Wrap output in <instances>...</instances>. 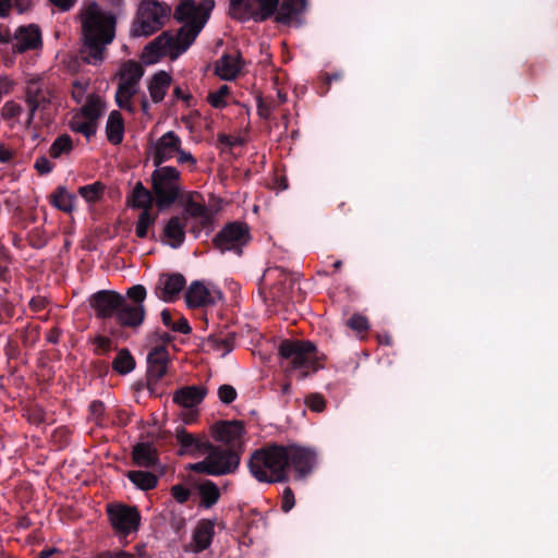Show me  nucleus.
<instances>
[{"instance_id":"nucleus-9","label":"nucleus","mask_w":558,"mask_h":558,"mask_svg":"<svg viewBox=\"0 0 558 558\" xmlns=\"http://www.w3.org/2000/svg\"><path fill=\"white\" fill-rule=\"evenodd\" d=\"M181 173L170 166L158 167L151 173V189L159 209L170 207L179 197Z\"/></svg>"},{"instance_id":"nucleus-61","label":"nucleus","mask_w":558,"mask_h":558,"mask_svg":"<svg viewBox=\"0 0 558 558\" xmlns=\"http://www.w3.org/2000/svg\"><path fill=\"white\" fill-rule=\"evenodd\" d=\"M161 320H162L163 325L169 328L172 327L173 322H174L172 318V314L168 310H163L161 312Z\"/></svg>"},{"instance_id":"nucleus-33","label":"nucleus","mask_w":558,"mask_h":558,"mask_svg":"<svg viewBox=\"0 0 558 558\" xmlns=\"http://www.w3.org/2000/svg\"><path fill=\"white\" fill-rule=\"evenodd\" d=\"M104 111L105 102L99 96L90 95L78 112L97 123Z\"/></svg>"},{"instance_id":"nucleus-37","label":"nucleus","mask_w":558,"mask_h":558,"mask_svg":"<svg viewBox=\"0 0 558 558\" xmlns=\"http://www.w3.org/2000/svg\"><path fill=\"white\" fill-rule=\"evenodd\" d=\"M245 66L239 51H231L221 56L217 62L215 70H242Z\"/></svg>"},{"instance_id":"nucleus-52","label":"nucleus","mask_w":558,"mask_h":558,"mask_svg":"<svg viewBox=\"0 0 558 558\" xmlns=\"http://www.w3.org/2000/svg\"><path fill=\"white\" fill-rule=\"evenodd\" d=\"M133 95L130 94V92H123L122 89L118 88L117 89V93H116V100H117V104L120 108L122 109H129L131 110V107H130V99Z\"/></svg>"},{"instance_id":"nucleus-5","label":"nucleus","mask_w":558,"mask_h":558,"mask_svg":"<svg viewBox=\"0 0 558 558\" xmlns=\"http://www.w3.org/2000/svg\"><path fill=\"white\" fill-rule=\"evenodd\" d=\"M279 354L289 361L288 375L295 374L299 379H304L316 371V347L310 341L284 340L279 345Z\"/></svg>"},{"instance_id":"nucleus-17","label":"nucleus","mask_w":558,"mask_h":558,"mask_svg":"<svg viewBox=\"0 0 558 558\" xmlns=\"http://www.w3.org/2000/svg\"><path fill=\"white\" fill-rule=\"evenodd\" d=\"M244 425L240 421H227L217 423L214 426L216 440L229 446V450H235L242 444Z\"/></svg>"},{"instance_id":"nucleus-60","label":"nucleus","mask_w":558,"mask_h":558,"mask_svg":"<svg viewBox=\"0 0 558 558\" xmlns=\"http://www.w3.org/2000/svg\"><path fill=\"white\" fill-rule=\"evenodd\" d=\"M29 305L34 310V311H40L43 308H45L46 306V300L44 298H34L31 300L29 302Z\"/></svg>"},{"instance_id":"nucleus-28","label":"nucleus","mask_w":558,"mask_h":558,"mask_svg":"<svg viewBox=\"0 0 558 558\" xmlns=\"http://www.w3.org/2000/svg\"><path fill=\"white\" fill-rule=\"evenodd\" d=\"M253 0H230L229 13L241 22L254 21Z\"/></svg>"},{"instance_id":"nucleus-1","label":"nucleus","mask_w":558,"mask_h":558,"mask_svg":"<svg viewBox=\"0 0 558 558\" xmlns=\"http://www.w3.org/2000/svg\"><path fill=\"white\" fill-rule=\"evenodd\" d=\"M214 7V0H203L199 3L194 0H182L175 8L174 17L183 25L175 34L163 32L146 46L141 54L142 62L151 65L163 57L178 59L195 41Z\"/></svg>"},{"instance_id":"nucleus-43","label":"nucleus","mask_w":558,"mask_h":558,"mask_svg":"<svg viewBox=\"0 0 558 558\" xmlns=\"http://www.w3.org/2000/svg\"><path fill=\"white\" fill-rule=\"evenodd\" d=\"M206 345L208 349L221 353V355H225L232 349L231 342L228 338H219L216 336L209 337L206 341Z\"/></svg>"},{"instance_id":"nucleus-38","label":"nucleus","mask_w":558,"mask_h":558,"mask_svg":"<svg viewBox=\"0 0 558 558\" xmlns=\"http://www.w3.org/2000/svg\"><path fill=\"white\" fill-rule=\"evenodd\" d=\"M113 369L121 375H125L134 369L135 361L128 350H121L112 363Z\"/></svg>"},{"instance_id":"nucleus-13","label":"nucleus","mask_w":558,"mask_h":558,"mask_svg":"<svg viewBox=\"0 0 558 558\" xmlns=\"http://www.w3.org/2000/svg\"><path fill=\"white\" fill-rule=\"evenodd\" d=\"M206 389L201 386H187L173 393V402L183 409L181 417L184 423H192L197 412L194 410L205 398Z\"/></svg>"},{"instance_id":"nucleus-49","label":"nucleus","mask_w":558,"mask_h":558,"mask_svg":"<svg viewBox=\"0 0 558 558\" xmlns=\"http://www.w3.org/2000/svg\"><path fill=\"white\" fill-rule=\"evenodd\" d=\"M128 296L134 301V304H143L146 299V289L142 284L133 286L128 290Z\"/></svg>"},{"instance_id":"nucleus-30","label":"nucleus","mask_w":558,"mask_h":558,"mask_svg":"<svg viewBox=\"0 0 558 558\" xmlns=\"http://www.w3.org/2000/svg\"><path fill=\"white\" fill-rule=\"evenodd\" d=\"M133 459L140 466H153L157 463L154 448L148 444H137L133 449Z\"/></svg>"},{"instance_id":"nucleus-34","label":"nucleus","mask_w":558,"mask_h":558,"mask_svg":"<svg viewBox=\"0 0 558 558\" xmlns=\"http://www.w3.org/2000/svg\"><path fill=\"white\" fill-rule=\"evenodd\" d=\"M201 506L205 508L213 507L220 497L217 485L210 481L204 482L198 487Z\"/></svg>"},{"instance_id":"nucleus-8","label":"nucleus","mask_w":558,"mask_h":558,"mask_svg":"<svg viewBox=\"0 0 558 558\" xmlns=\"http://www.w3.org/2000/svg\"><path fill=\"white\" fill-rule=\"evenodd\" d=\"M204 456V460L189 464L187 470L219 476L234 472L240 463V456L235 450L221 449L211 444Z\"/></svg>"},{"instance_id":"nucleus-32","label":"nucleus","mask_w":558,"mask_h":558,"mask_svg":"<svg viewBox=\"0 0 558 558\" xmlns=\"http://www.w3.org/2000/svg\"><path fill=\"white\" fill-rule=\"evenodd\" d=\"M156 221V216L151 215L148 210H143L135 225V233L140 239H154L153 227Z\"/></svg>"},{"instance_id":"nucleus-44","label":"nucleus","mask_w":558,"mask_h":558,"mask_svg":"<svg viewBox=\"0 0 558 558\" xmlns=\"http://www.w3.org/2000/svg\"><path fill=\"white\" fill-rule=\"evenodd\" d=\"M230 89L227 85H221L216 92H213L208 95V102L214 108H222L227 105L226 97L228 96Z\"/></svg>"},{"instance_id":"nucleus-23","label":"nucleus","mask_w":558,"mask_h":558,"mask_svg":"<svg viewBox=\"0 0 558 558\" xmlns=\"http://www.w3.org/2000/svg\"><path fill=\"white\" fill-rule=\"evenodd\" d=\"M215 534V522L211 520H201L193 532V551L205 550L211 544Z\"/></svg>"},{"instance_id":"nucleus-3","label":"nucleus","mask_w":558,"mask_h":558,"mask_svg":"<svg viewBox=\"0 0 558 558\" xmlns=\"http://www.w3.org/2000/svg\"><path fill=\"white\" fill-rule=\"evenodd\" d=\"M283 446L271 445L254 451L248 461L251 474L258 482L277 483L288 480Z\"/></svg>"},{"instance_id":"nucleus-47","label":"nucleus","mask_w":558,"mask_h":558,"mask_svg":"<svg viewBox=\"0 0 558 558\" xmlns=\"http://www.w3.org/2000/svg\"><path fill=\"white\" fill-rule=\"evenodd\" d=\"M348 326L359 332L365 331L369 328L368 320L365 316L354 314L349 320Z\"/></svg>"},{"instance_id":"nucleus-31","label":"nucleus","mask_w":558,"mask_h":558,"mask_svg":"<svg viewBox=\"0 0 558 558\" xmlns=\"http://www.w3.org/2000/svg\"><path fill=\"white\" fill-rule=\"evenodd\" d=\"M50 198L51 204L62 211L71 213L74 208L75 196L69 193L64 186L57 187Z\"/></svg>"},{"instance_id":"nucleus-22","label":"nucleus","mask_w":558,"mask_h":558,"mask_svg":"<svg viewBox=\"0 0 558 558\" xmlns=\"http://www.w3.org/2000/svg\"><path fill=\"white\" fill-rule=\"evenodd\" d=\"M169 353L165 347H155L147 355L148 376L158 381L167 373Z\"/></svg>"},{"instance_id":"nucleus-18","label":"nucleus","mask_w":558,"mask_h":558,"mask_svg":"<svg viewBox=\"0 0 558 558\" xmlns=\"http://www.w3.org/2000/svg\"><path fill=\"white\" fill-rule=\"evenodd\" d=\"M122 296L111 291L97 292L92 301V307L100 318H109L117 316L119 305H121Z\"/></svg>"},{"instance_id":"nucleus-39","label":"nucleus","mask_w":558,"mask_h":558,"mask_svg":"<svg viewBox=\"0 0 558 558\" xmlns=\"http://www.w3.org/2000/svg\"><path fill=\"white\" fill-rule=\"evenodd\" d=\"M73 148L72 140L69 135L64 134L54 140L49 149V155L52 158H59L63 154H69Z\"/></svg>"},{"instance_id":"nucleus-57","label":"nucleus","mask_w":558,"mask_h":558,"mask_svg":"<svg viewBox=\"0 0 558 558\" xmlns=\"http://www.w3.org/2000/svg\"><path fill=\"white\" fill-rule=\"evenodd\" d=\"M13 86L12 80L9 78V76H2L0 78V96L8 94Z\"/></svg>"},{"instance_id":"nucleus-55","label":"nucleus","mask_w":558,"mask_h":558,"mask_svg":"<svg viewBox=\"0 0 558 558\" xmlns=\"http://www.w3.org/2000/svg\"><path fill=\"white\" fill-rule=\"evenodd\" d=\"M35 169L41 173H49L52 170L50 161L46 157H39L35 161Z\"/></svg>"},{"instance_id":"nucleus-46","label":"nucleus","mask_w":558,"mask_h":558,"mask_svg":"<svg viewBox=\"0 0 558 558\" xmlns=\"http://www.w3.org/2000/svg\"><path fill=\"white\" fill-rule=\"evenodd\" d=\"M306 405L310 410L320 413L326 409V400L319 393H312L305 399Z\"/></svg>"},{"instance_id":"nucleus-63","label":"nucleus","mask_w":558,"mask_h":558,"mask_svg":"<svg viewBox=\"0 0 558 558\" xmlns=\"http://www.w3.org/2000/svg\"><path fill=\"white\" fill-rule=\"evenodd\" d=\"M11 10V0H0V16H7Z\"/></svg>"},{"instance_id":"nucleus-27","label":"nucleus","mask_w":558,"mask_h":558,"mask_svg":"<svg viewBox=\"0 0 558 558\" xmlns=\"http://www.w3.org/2000/svg\"><path fill=\"white\" fill-rule=\"evenodd\" d=\"M70 129L73 132L83 134L87 140L96 134L97 123L84 114L76 112L70 120Z\"/></svg>"},{"instance_id":"nucleus-24","label":"nucleus","mask_w":558,"mask_h":558,"mask_svg":"<svg viewBox=\"0 0 558 558\" xmlns=\"http://www.w3.org/2000/svg\"><path fill=\"white\" fill-rule=\"evenodd\" d=\"M165 241L171 247L177 248L181 246L185 239V222L184 218L171 217L163 228Z\"/></svg>"},{"instance_id":"nucleus-59","label":"nucleus","mask_w":558,"mask_h":558,"mask_svg":"<svg viewBox=\"0 0 558 558\" xmlns=\"http://www.w3.org/2000/svg\"><path fill=\"white\" fill-rule=\"evenodd\" d=\"M13 157V151L0 143V162H9Z\"/></svg>"},{"instance_id":"nucleus-50","label":"nucleus","mask_w":558,"mask_h":558,"mask_svg":"<svg viewBox=\"0 0 558 558\" xmlns=\"http://www.w3.org/2000/svg\"><path fill=\"white\" fill-rule=\"evenodd\" d=\"M295 505L294 494L290 487H286L282 493L281 509L289 512Z\"/></svg>"},{"instance_id":"nucleus-11","label":"nucleus","mask_w":558,"mask_h":558,"mask_svg":"<svg viewBox=\"0 0 558 558\" xmlns=\"http://www.w3.org/2000/svg\"><path fill=\"white\" fill-rule=\"evenodd\" d=\"M250 240V230L245 223L231 222L216 234L214 244L222 253L233 252L236 255H241L243 247Z\"/></svg>"},{"instance_id":"nucleus-20","label":"nucleus","mask_w":558,"mask_h":558,"mask_svg":"<svg viewBox=\"0 0 558 558\" xmlns=\"http://www.w3.org/2000/svg\"><path fill=\"white\" fill-rule=\"evenodd\" d=\"M177 439L181 445L180 454L201 457L206 453V449H210L209 441L190 434L184 429L177 430Z\"/></svg>"},{"instance_id":"nucleus-36","label":"nucleus","mask_w":558,"mask_h":558,"mask_svg":"<svg viewBox=\"0 0 558 558\" xmlns=\"http://www.w3.org/2000/svg\"><path fill=\"white\" fill-rule=\"evenodd\" d=\"M128 477L136 487L143 490L151 489L157 484V476L150 472L130 471Z\"/></svg>"},{"instance_id":"nucleus-25","label":"nucleus","mask_w":558,"mask_h":558,"mask_svg":"<svg viewBox=\"0 0 558 558\" xmlns=\"http://www.w3.org/2000/svg\"><path fill=\"white\" fill-rule=\"evenodd\" d=\"M106 135L108 141L113 145L120 144L123 140L124 123L121 113L117 110H113L108 117Z\"/></svg>"},{"instance_id":"nucleus-26","label":"nucleus","mask_w":558,"mask_h":558,"mask_svg":"<svg viewBox=\"0 0 558 558\" xmlns=\"http://www.w3.org/2000/svg\"><path fill=\"white\" fill-rule=\"evenodd\" d=\"M171 77L167 72H157L148 86L149 95L155 102H159L165 98V95L170 86Z\"/></svg>"},{"instance_id":"nucleus-54","label":"nucleus","mask_w":558,"mask_h":558,"mask_svg":"<svg viewBox=\"0 0 558 558\" xmlns=\"http://www.w3.org/2000/svg\"><path fill=\"white\" fill-rule=\"evenodd\" d=\"M173 331L180 332V333H189L191 331V327L187 323V320L183 316H179L175 322H173V325L171 327Z\"/></svg>"},{"instance_id":"nucleus-6","label":"nucleus","mask_w":558,"mask_h":558,"mask_svg":"<svg viewBox=\"0 0 558 558\" xmlns=\"http://www.w3.org/2000/svg\"><path fill=\"white\" fill-rule=\"evenodd\" d=\"M149 155L156 167L175 158L179 165H187L195 169L197 160L182 148L181 137L173 131H168L153 142L149 146Z\"/></svg>"},{"instance_id":"nucleus-53","label":"nucleus","mask_w":558,"mask_h":558,"mask_svg":"<svg viewBox=\"0 0 558 558\" xmlns=\"http://www.w3.org/2000/svg\"><path fill=\"white\" fill-rule=\"evenodd\" d=\"M95 344H96L95 351L98 354H104L111 350V340L107 337H101V336L97 337L95 339Z\"/></svg>"},{"instance_id":"nucleus-2","label":"nucleus","mask_w":558,"mask_h":558,"mask_svg":"<svg viewBox=\"0 0 558 558\" xmlns=\"http://www.w3.org/2000/svg\"><path fill=\"white\" fill-rule=\"evenodd\" d=\"M84 46L80 51L78 65L99 66L105 59V48L114 38L116 17L96 2L81 11Z\"/></svg>"},{"instance_id":"nucleus-16","label":"nucleus","mask_w":558,"mask_h":558,"mask_svg":"<svg viewBox=\"0 0 558 558\" xmlns=\"http://www.w3.org/2000/svg\"><path fill=\"white\" fill-rule=\"evenodd\" d=\"M185 278L181 274H161L155 288V294L165 302L175 301L185 287Z\"/></svg>"},{"instance_id":"nucleus-35","label":"nucleus","mask_w":558,"mask_h":558,"mask_svg":"<svg viewBox=\"0 0 558 558\" xmlns=\"http://www.w3.org/2000/svg\"><path fill=\"white\" fill-rule=\"evenodd\" d=\"M279 0H253L254 21L264 22L272 16L278 7Z\"/></svg>"},{"instance_id":"nucleus-19","label":"nucleus","mask_w":558,"mask_h":558,"mask_svg":"<svg viewBox=\"0 0 558 558\" xmlns=\"http://www.w3.org/2000/svg\"><path fill=\"white\" fill-rule=\"evenodd\" d=\"M41 46V33L38 26L31 24L21 26L14 35V50L24 52L31 49H37Z\"/></svg>"},{"instance_id":"nucleus-51","label":"nucleus","mask_w":558,"mask_h":558,"mask_svg":"<svg viewBox=\"0 0 558 558\" xmlns=\"http://www.w3.org/2000/svg\"><path fill=\"white\" fill-rule=\"evenodd\" d=\"M171 494L178 502H185L190 497V490L182 485H174L171 488Z\"/></svg>"},{"instance_id":"nucleus-42","label":"nucleus","mask_w":558,"mask_h":558,"mask_svg":"<svg viewBox=\"0 0 558 558\" xmlns=\"http://www.w3.org/2000/svg\"><path fill=\"white\" fill-rule=\"evenodd\" d=\"M143 72H133L132 75L126 76L125 73H123L120 76V84L119 87L123 92H130V94L134 95L137 90L138 83L141 81Z\"/></svg>"},{"instance_id":"nucleus-41","label":"nucleus","mask_w":558,"mask_h":558,"mask_svg":"<svg viewBox=\"0 0 558 558\" xmlns=\"http://www.w3.org/2000/svg\"><path fill=\"white\" fill-rule=\"evenodd\" d=\"M104 185L99 182L84 185L78 189V194L88 203L97 202L104 194Z\"/></svg>"},{"instance_id":"nucleus-15","label":"nucleus","mask_w":558,"mask_h":558,"mask_svg":"<svg viewBox=\"0 0 558 558\" xmlns=\"http://www.w3.org/2000/svg\"><path fill=\"white\" fill-rule=\"evenodd\" d=\"M222 299V293L216 288H209L202 281H194L185 292V302L189 307H202L215 304Z\"/></svg>"},{"instance_id":"nucleus-10","label":"nucleus","mask_w":558,"mask_h":558,"mask_svg":"<svg viewBox=\"0 0 558 558\" xmlns=\"http://www.w3.org/2000/svg\"><path fill=\"white\" fill-rule=\"evenodd\" d=\"M283 449L286 451L287 473L288 469L291 468L296 480H304L312 474L317 464V452L315 449L299 445L283 446Z\"/></svg>"},{"instance_id":"nucleus-58","label":"nucleus","mask_w":558,"mask_h":558,"mask_svg":"<svg viewBox=\"0 0 558 558\" xmlns=\"http://www.w3.org/2000/svg\"><path fill=\"white\" fill-rule=\"evenodd\" d=\"M90 412L92 414L98 418L100 417L102 414H104V411H105V407H104V403L100 402V401H94L90 407Z\"/></svg>"},{"instance_id":"nucleus-64","label":"nucleus","mask_w":558,"mask_h":558,"mask_svg":"<svg viewBox=\"0 0 558 558\" xmlns=\"http://www.w3.org/2000/svg\"><path fill=\"white\" fill-rule=\"evenodd\" d=\"M108 558H135L132 554L126 551H114L108 555Z\"/></svg>"},{"instance_id":"nucleus-4","label":"nucleus","mask_w":558,"mask_h":558,"mask_svg":"<svg viewBox=\"0 0 558 558\" xmlns=\"http://www.w3.org/2000/svg\"><path fill=\"white\" fill-rule=\"evenodd\" d=\"M25 101L29 109L24 122L26 126L32 124L36 116L43 123H50L58 109L53 90L39 80L28 81L25 89Z\"/></svg>"},{"instance_id":"nucleus-40","label":"nucleus","mask_w":558,"mask_h":558,"mask_svg":"<svg viewBox=\"0 0 558 558\" xmlns=\"http://www.w3.org/2000/svg\"><path fill=\"white\" fill-rule=\"evenodd\" d=\"M22 112V106L12 100L7 101L1 108L2 118L5 121H8L11 126H13L19 121V118L21 117Z\"/></svg>"},{"instance_id":"nucleus-14","label":"nucleus","mask_w":558,"mask_h":558,"mask_svg":"<svg viewBox=\"0 0 558 558\" xmlns=\"http://www.w3.org/2000/svg\"><path fill=\"white\" fill-rule=\"evenodd\" d=\"M307 8V0H281L278 2L275 20L282 25L300 27L304 23Z\"/></svg>"},{"instance_id":"nucleus-21","label":"nucleus","mask_w":558,"mask_h":558,"mask_svg":"<svg viewBox=\"0 0 558 558\" xmlns=\"http://www.w3.org/2000/svg\"><path fill=\"white\" fill-rule=\"evenodd\" d=\"M145 317V308L143 304L128 303L123 298L119 305L117 319L121 326L138 327Z\"/></svg>"},{"instance_id":"nucleus-56","label":"nucleus","mask_w":558,"mask_h":558,"mask_svg":"<svg viewBox=\"0 0 558 558\" xmlns=\"http://www.w3.org/2000/svg\"><path fill=\"white\" fill-rule=\"evenodd\" d=\"M218 141L225 145V146H228V147H233L235 145H239L240 144V141L238 137H234V136H230V135H226V134H219L218 135Z\"/></svg>"},{"instance_id":"nucleus-7","label":"nucleus","mask_w":558,"mask_h":558,"mask_svg":"<svg viewBox=\"0 0 558 558\" xmlns=\"http://www.w3.org/2000/svg\"><path fill=\"white\" fill-rule=\"evenodd\" d=\"M171 8L156 0H143L133 22L131 34L135 37H147L159 31L169 19Z\"/></svg>"},{"instance_id":"nucleus-48","label":"nucleus","mask_w":558,"mask_h":558,"mask_svg":"<svg viewBox=\"0 0 558 558\" xmlns=\"http://www.w3.org/2000/svg\"><path fill=\"white\" fill-rule=\"evenodd\" d=\"M218 397L222 403L229 404L236 398V390L231 385H222L218 389Z\"/></svg>"},{"instance_id":"nucleus-29","label":"nucleus","mask_w":558,"mask_h":558,"mask_svg":"<svg viewBox=\"0 0 558 558\" xmlns=\"http://www.w3.org/2000/svg\"><path fill=\"white\" fill-rule=\"evenodd\" d=\"M153 202L151 193L143 185L142 182H137L129 197V204L135 208H143L148 210Z\"/></svg>"},{"instance_id":"nucleus-45","label":"nucleus","mask_w":558,"mask_h":558,"mask_svg":"<svg viewBox=\"0 0 558 558\" xmlns=\"http://www.w3.org/2000/svg\"><path fill=\"white\" fill-rule=\"evenodd\" d=\"M185 214L191 217L199 218L202 222L208 220L206 207L193 199L187 202L185 207Z\"/></svg>"},{"instance_id":"nucleus-12","label":"nucleus","mask_w":558,"mask_h":558,"mask_svg":"<svg viewBox=\"0 0 558 558\" xmlns=\"http://www.w3.org/2000/svg\"><path fill=\"white\" fill-rule=\"evenodd\" d=\"M107 512L113 530L120 536L126 537L138 531L141 514L135 507L121 504L109 505Z\"/></svg>"},{"instance_id":"nucleus-62","label":"nucleus","mask_w":558,"mask_h":558,"mask_svg":"<svg viewBox=\"0 0 558 558\" xmlns=\"http://www.w3.org/2000/svg\"><path fill=\"white\" fill-rule=\"evenodd\" d=\"M54 5L62 10H69L75 2V0H50Z\"/></svg>"}]
</instances>
